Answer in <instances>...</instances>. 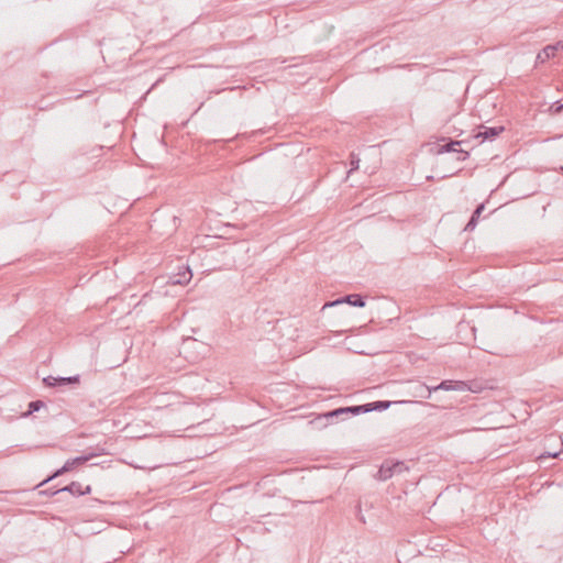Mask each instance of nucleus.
Returning <instances> with one entry per match:
<instances>
[{"mask_svg": "<svg viewBox=\"0 0 563 563\" xmlns=\"http://www.w3.org/2000/svg\"><path fill=\"white\" fill-rule=\"evenodd\" d=\"M417 401L411 400H400V401H390V400H376L363 405L356 406H347V407H339L333 410H329L327 412L321 413L320 420L324 421L330 419L331 422L333 419H339L349 415L358 416L361 413H367L372 411H384L387 410L393 404H416Z\"/></svg>", "mask_w": 563, "mask_h": 563, "instance_id": "nucleus-1", "label": "nucleus"}, {"mask_svg": "<svg viewBox=\"0 0 563 563\" xmlns=\"http://www.w3.org/2000/svg\"><path fill=\"white\" fill-rule=\"evenodd\" d=\"M95 456H97V453H88V454H82V455L67 460L60 468H57L56 471H54L49 476H47L44 481H42L35 488H38L66 473L77 470L78 467L85 465L87 462H89Z\"/></svg>", "mask_w": 563, "mask_h": 563, "instance_id": "nucleus-2", "label": "nucleus"}, {"mask_svg": "<svg viewBox=\"0 0 563 563\" xmlns=\"http://www.w3.org/2000/svg\"><path fill=\"white\" fill-rule=\"evenodd\" d=\"M471 389L466 382L463 380H442L439 385L434 387H428L424 384H419L417 386V395L420 397L430 398L432 391L438 390H456V391H465Z\"/></svg>", "mask_w": 563, "mask_h": 563, "instance_id": "nucleus-3", "label": "nucleus"}, {"mask_svg": "<svg viewBox=\"0 0 563 563\" xmlns=\"http://www.w3.org/2000/svg\"><path fill=\"white\" fill-rule=\"evenodd\" d=\"M405 471H408L405 462L387 459L382 463L378 471L374 475V478L385 482L391 478L395 474H401Z\"/></svg>", "mask_w": 563, "mask_h": 563, "instance_id": "nucleus-4", "label": "nucleus"}, {"mask_svg": "<svg viewBox=\"0 0 563 563\" xmlns=\"http://www.w3.org/2000/svg\"><path fill=\"white\" fill-rule=\"evenodd\" d=\"M80 383V375H74L69 377H60V376H46L43 378V384L46 387L56 388L63 387L66 385H75Z\"/></svg>", "mask_w": 563, "mask_h": 563, "instance_id": "nucleus-5", "label": "nucleus"}, {"mask_svg": "<svg viewBox=\"0 0 563 563\" xmlns=\"http://www.w3.org/2000/svg\"><path fill=\"white\" fill-rule=\"evenodd\" d=\"M339 303H347L353 307L363 308L366 303L365 297L361 294H350L335 299L334 301L327 302L323 308L332 307Z\"/></svg>", "mask_w": 563, "mask_h": 563, "instance_id": "nucleus-6", "label": "nucleus"}, {"mask_svg": "<svg viewBox=\"0 0 563 563\" xmlns=\"http://www.w3.org/2000/svg\"><path fill=\"white\" fill-rule=\"evenodd\" d=\"M505 131L503 125L498 126H484L481 125L478 132L474 135L475 139H482V141H494L500 133Z\"/></svg>", "mask_w": 563, "mask_h": 563, "instance_id": "nucleus-7", "label": "nucleus"}, {"mask_svg": "<svg viewBox=\"0 0 563 563\" xmlns=\"http://www.w3.org/2000/svg\"><path fill=\"white\" fill-rule=\"evenodd\" d=\"M560 46L563 47V44H561V42L544 46L536 56V67L538 65L544 64L550 58H553L556 55V52L559 51Z\"/></svg>", "mask_w": 563, "mask_h": 563, "instance_id": "nucleus-8", "label": "nucleus"}, {"mask_svg": "<svg viewBox=\"0 0 563 563\" xmlns=\"http://www.w3.org/2000/svg\"><path fill=\"white\" fill-rule=\"evenodd\" d=\"M484 210H485V203L484 202L477 205V207L473 211L468 222L466 223V225L464 228V231H473L476 228V225L478 223V220H479V217H481V214H482V212Z\"/></svg>", "mask_w": 563, "mask_h": 563, "instance_id": "nucleus-9", "label": "nucleus"}, {"mask_svg": "<svg viewBox=\"0 0 563 563\" xmlns=\"http://www.w3.org/2000/svg\"><path fill=\"white\" fill-rule=\"evenodd\" d=\"M42 408H46V404L43 400H41V399L32 400L29 402L27 410L25 412H23L21 415V417L27 418L31 415H33L34 412L40 411Z\"/></svg>", "mask_w": 563, "mask_h": 563, "instance_id": "nucleus-10", "label": "nucleus"}, {"mask_svg": "<svg viewBox=\"0 0 563 563\" xmlns=\"http://www.w3.org/2000/svg\"><path fill=\"white\" fill-rule=\"evenodd\" d=\"M191 277V269L189 266H187L183 272H179L176 276L173 277V284L185 285L190 282Z\"/></svg>", "mask_w": 563, "mask_h": 563, "instance_id": "nucleus-11", "label": "nucleus"}, {"mask_svg": "<svg viewBox=\"0 0 563 563\" xmlns=\"http://www.w3.org/2000/svg\"><path fill=\"white\" fill-rule=\"evenodd\" d=\"M467 142L468 141H466V140H461V141L449 140L448 143H445L444 145H441L438 148L437 153L444 154V153H450V152H457L459 150H456L455 146H459V145L467 143Z\"/></svg>", "mask_w": 563, "mask_h": 563, "instance_id": "nucleus-12", "label": "nucleus"}, {"mask_svg": "<svg viewBox=\"0 0 563 563\" xmlns=\"http://www.w3.org/2000/svg\"><path fill=\"white\" fill-rule=\"evenodd\" d=\"M62 493H69L73 496H82L81 493V484L79 482H71L70 484L66 485L65 487L60 488Z\"/></svg>", "mask_w": 563, "mask_h": 563, "instance_id": "nucleus-13", "label": "nucleus"}, {"mask_svg": "<svg viewBox=\"0 0 563 563\" xmlns=\"http://www.w3.org/2000/svg\"><path fill=\"white\" fill-rule=\"evenodd\" d=\"M321 418V413L318 415L314 419L310 420L309 423L314 428V429H323L325 428L329 423H331V420L330 419H327V420H320Z\"/></svg>", "mask_w": 563, "mask_h": 563, "instance_id": "nucleus-14", "label": "nucleus"}, {"mask_svg": "<svg viewBox=\"0 0 563 563\" xmlns=\"http://www.w3.org/2000/svg\"><path fill=\"white\" fill-rule=\"evenodd\" d=\"M548 111L551 113V114H559L563 111V102L561 101H555L553 103L550 104Z\"/></svg>", "mask_w": 563, "mask_h": 563, "instance_id": "nucleus-15", "label": "nucleus"}, {"mask_svg": "<svg viewBox=\"0 0 563 563\" xmlns=\"http://www.w3.org/2000/svg\"><path fill=\"white\" fill-rule=\"evenodd\" d=\"M59 494H62L60 488H58V489L47 488V489H42L38 492V495L47 496V497L56 496Z\"/></svg>", "mask_w": 563, "mask_h": 563, "instance_id": "nucleus-16", "label": "nucleus"}, {"mask_svg": "<svg viewBox=\"0 0 563 563\" xmlns=\"http://www.w3.org/2000/svg\"><path fill=\"white\" fill-rule=\"evenodd\" d=\"M351 169L349 173L356 170L358 168L360 158L355 154H351Z\"/></svg>", "mask_w": 563, "mask_h": 563, "instance_id": "nucleus-17", "label": "nucleus"}, {"mask_svg": "<svg viewBox=\"0 0 563 563\" xmlns=\"http://www.w3.org/2000/svg\"><path fill=\"white\" fill-rule=\"evenodd\" d=\"M457 153L460 154L459 161H465L468 157V152L464 150H459Z\"/></svg>", "mask_w": 563, "mask_h": 563, "instance_id": "nucleus-18", "label": "nucleus"}, {"mask_svg": "<svg viewBox=\"0 0 563 563\" xmlns=\"http://www.w3.org/2000/svg\"><path fill=\"white\" fill-rule=\"evenodd\" d=\"M357 518L360 521H362L363 523H365V518L364 516L361 514V508H360V505L357 506V514H356Z\"/></svg>", "mask_w": 563, "mask_h": 563, "instance_id": "nucleus-19", "label": "nucleus"}, {"mask_svg": "<svg viewBox=\"0 0 563 563\" xmlns=\"http://www.w3.org/2000/svg\"><path fill=\"white\" fill-rule=\"evenodd\" d=\"M81 493H82V496L90 494L91 493V486L87 485L85 488L81 487Z\"/></svg>", "mask_w": 563, "mask_h": 563, "instance_id": "nucleus-20", "label": "nucleus"}, {"mask_svg": "<svg viewBox=\"0 0 563 563\" xmlns=\"http://www.w3.org/2000/svg\"><path fill=\"white\" fill-rule=\"evenodd\" d=\"M559 454H560L559 452H556V453H549V456L556 457V456H559Z\"/></svg>", "mask_w": 563, "mask_h": 563, "instance_id": "nucleus-21", "label": "nucleus"}, {"mask_svg": "<svg viewBox=\"0 0 563 563\" xmlns=\"http://www.w3.org/2000/svg\"><path fill=\"white\" fill-rule=\"evenodd\" d=\"M561 444H562V446H563V441H561Z\"/></svg>", "mask_w": 563, "mask_h": 563, "instance_id": "nucleus-22", "label": "nucleus"}]
</instances>
